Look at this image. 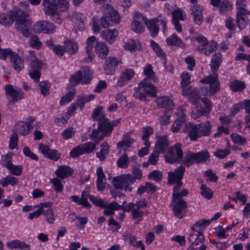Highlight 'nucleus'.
<instances>
[{
  "mask_svg": "<svg viewBox=\"0 0 250 250\" xmlns=\"http://www.w3.org/2000/svg\"><path fill=\"white\" fill-rule=\"evenodd\" d=\"M28 16V13L20 8H14L9 12L0 13V24L5 27L9 26L16 21L15 27L16 29L23 37L27 38L30 35Z\"/></svg>",
  "mask_w": 250,
  "mask_h": 250,
  "instance_id": "f257e3e1",
  "label": "nucleus"
},
{
  "mask_svg": "<svg viewBox=\"0 0 250 250\" xmlns=\"http://www.w3.org/2000/svg\"><path fill=\"white\" fill-rule=\"evenodd\" d=\"M135 17L136 18H141L143 19L149 34L152 38H155L158 35L160 31L159 25L161 26L163 33L167 30L168 21L166 17L162 14H159L157 17L148 20L144 17L140 12H138L136 13Z\"/></svg>",
  "mask_w": 250,
  "mask_h": 250,
  "instance_id": "f03ea898",
  "label": "nucleus"
},
{
  "mask_svg": "<svg viewBox=\"0 0 250 250\" xmlns=\"http://www.w3.org/2000/svg\"><path fill=\"white\" fill-rule=\"evenodd\" d=\"M211 128L212 126L209 121L197 125L188 123L185 125L184 131L188 134L191 141H195L199 138L209 136Z\"/></svg>",
  "mask_w": 250,
  "mask_h": 250,
  "instance_id": "7ed1b4c3",
  "label": "nucleus"
},
{
  "mask_svg": "<svg viewBox=\"0 0 250 250\" xmlns=\"http://www.w3.org/2000/svg\"><path fill=\"white\" fill-rule=\"evenodd\" d=\"M120 122V118L110 122L107 118H105L98 123V128L93 130L90 138L92 140H97V143H98L105 135L110 133L114 126L117 125Z\"/></svg>",
  "mask_w": 250,
  "mask_h": 250,
  "instance_id": "20e7f679",
  "label": "nucleus"
},
{
  "mask_svg": "<svg viewBox=\"0 0 250 250\" xmlns=\"http://www.w3.org/2000/svg\"><path fill=\"white\" fill-rule=\"evenodd\" d=\"M7 57L10 60V62L14 68L21 71L24 67L23 60L20 57L19 55L14 52L11 48H6L0 50V59L5 61Z\"/></svg>",
  "mask_w": 250,
  "mask_h": 250,
  "instance_id": "39448f33",
  "label": "nucleus"
},
{
  "mask_svg": "<svg viewBox=\"0 0 250 250\" xmlns=\"http://www.w3.org/2000/svg\"><path fill=\"white\" fill-rule=\"evenodd\" d=\"M135 183L134 178L131 174H123L114 177L112 184L116 189H123L125 191L131 192L132 190L131 184Z\"/></svg>",
  "mask_w": 250,
  "mask_h": 250,
  "instance_id": "423d86ee",
  "label": "nucleus"
},
{
  "mask_svg": "<svg viewBox=\"0 0 250 250\" xmlns=\"http://www.w3.org/2000/svg\"><path fill=\"white\" fill-rule=\"evenodd\" d=\"M147 205V202L145 199L137 201L135 203L130 202L126 207H124V211L129 212L131 210L132 218L139 219V221H141L144 213L141 208H146Z\"/></svg>",
  "mask_w": 250,
  "mask_h": 250,
  "instance_id": "0eeeda50",
  "label": "nucleus"
},
{
  "mask_svg": "<svg viewBox=\"0 0 250 250\" xmlns=\"http://www.w3.org/2000/svg\"><path fill=\"white\" fill-rule=\"evenodd\" d=\"M5 95L10 99L7 103L9 108L17 101L24 98V92L21 89L12 84H6L4 86Z\"/></svg>",
  "mask_w": 250,
  "mask_h": 250,
  "instance_id": "6e6552de",
  "label": "nucleus"
},
{
  "mask_svg": "<svg viewBox=\"0 0 250 250\" xmlns=\"http://www.w3.org/2000/svg\"><path fill=\"white\" fill-rule=\"evenodd\" d=\"M200 82L205 84L201 88L203 95L210 97L220 89V83L218 79H200Z\"/></svg>",
  "mask_w": 250,
  "mask_h": 250,
  "instance_id": "1a4fd4ad",
  "label": "nucleus"
},
{
  "mask_svg": "<svg viewBox=\"0 0 250 250\" xmlns=\"http://www.w3.org/2000/svg\"><path fill=\"white\" fill-rule=\"evenodd\" d=\"M181 147V144H176L174 145V147L169 148L167 151L168 154L164 156L166 162L171 164L180 162L183 157V152Z\"/></svg>",
  "mask_w": 250,
  "mask_h": 250,
  "instance_id": "9d476101",
  "label": "nucleus"
},
{
  "mask_svg": "<svg viewBox=\"0 0 250 250\" xmlns=\"http://www.w3.org/2000/svg\"><path fill=\"white\" fill-rule=\"evenodd\" d=\"M33 29L37 33L51 34L56 31V27L52 22L41 21L34 25Z\"/></svg>",
  "mask_w": 250,
  "mask_h": 250,
  "instance_id": "9b49d317",
  "label": "nucleus"
},
{
  "mask_svg": "<svg viewBox=\"0 0 250 250\" xmlns=\"http://www.w3.org/2000/svg\"><path fill=\"white\" fill-rule=\"evenodd\" d=\"M223 60V55L221 53L215 52L212 55L210 60V67L212 72V76H208L204 78H218L217 74L220 66L221 65Z\"/></svg>",
  "mask_w": 250,
  "mask_h": 250,
  "instance_id": "f8f14e48",
  "label": "nucleus"
},
{
  "mask_svg": "<svg viewBox=\"0 0 250 250\" xmlns=\"http://www.w3.org/2000/svg\"><path fill=\"white\" fill-rule=\"evenodd\" d=\"M42 6L44 13L49 16H59V11H58V7L56 5V1L55 0H43ZM56 22H61V19L58 16Z\"/></svg>",
  "mask_w": 250,
  "mask_h": 250,
  "instance_id": "ddd939ff",
  "label": "nucleus"
},
{
  "mask_svg": "<svg viewBox=\"0 0 250 250\" xmlns=\"http://www.w3.org/2000/svg\"><path fill=\"white\" fill-rule=\"evenodd\" d=\"M219 47V44L214 40L208 41L205 44H200L195 48V50L208 56L215 52Z\"/></svg>",
  "mask_w": 250,
  "mask_h": 250,
  "instance_id": "4468645a",
  "label": "nucleus"
},
{
  "mask_svg": "<svg viewBox=\"0 0 250 250\" xmlns=\"http://www.w3.org/2000/svg\"><path fill=\"white\" fill-rule=\"evenodd\" d=\"M186 169L184 166L181 165L174 169V171L168 172V181L170 184H174L177 182H182Z\"/></svg>",
  "mask_w": 250,
  "mask_h": 250,
  "instance_id": "2eb2a0df",
  "label": "nucleus"
},
{
  "mask_svg": "<svg viewBox=\"0 0 250 250\" xmlns=\"http://www.w3.org/2000/svg\"><path fill=\"white\" fill-rule=\"evenodd\" d=\"M120 60L114 57L109 56L106 59L104 66V71L106 74L112 75L114 74L117 66L121 64Z\"/></svg>",
  "mask_w": 250,
  "mask_h": 250,
  "instance_id": "dca6fc26",
  "label": "nucleus"
},
{
  "mask_svg": "<svg viewBox=\"0 0 250 250\" xmlns=\"http://www.w3.org/2000/svg\"><path fill=\"white\" fill-rule=\"evenodd\" d=\"M182 94L188 97L190 103L195 105L198 104L200 100V95L195 87L189 86L188 89L182 90Z\"/></svg>",
  "mask_w": 250,
  "mask_h": 250,
  "instance_id": "f3484780",
  "label": "nucleus"
},
{
  "mask_svg": "<svg viewBox=\"0 0 250 250\" xmlns=\"http://www.w3.org/2000/svg\"><path fill=\"white\" fill-rule=\"evenodd\" d=\"M98 42H97L96 38L94 36L88 38L86 46V52L87 56L84 58V60L86 62L89 63L93 60L94 58L93 47Z\"/></svg>",
  "mask_w": 250,
  "mask_h": 250,
  "instance_id": "a211bd4d",
  "label": "nucleus"
},
{
  "mask_svg": "<svg viewBox=\"0 0 250 250\" xmlns=\"http://www.w3.org/2000/svg\"><path fill=\"white\" fill-rule=\"evenodd\" d=\"M148 79H143L139 83V87H141L143 91L147 95L151 97L157 96V89L153 84L148 81Z\"/></svg>",
  "mask_w": 250,
  "mask_h": 250,
  "instance_id": "6ab92c4d",
  "label": "nucleus"
},
{
  "mask_svg": "<svg viewBox=\"0 0 250 250\" xmlns=\"http://www.w3.org/2000/svg\"><path fill=\"white\" fill-rule=\"evenodd\" d=\"M42 65V62L38 59L32 60L30 63L29 75L31 78H40V69Z\"/></svg>",
  "mask_w": 250,
  "mask_h": 250,
  "instance_id": "aec40b11",
  "label": "nucleus"
},
{
  "mask_svg": "<svg viewBox=\"0 0 250 250\" xmlns=\"http://www.w3.org/2000/svg\"><path fill=\"white\" fill-rule=\"evenodd\" d=\"M203 9L202 6L200 4H195L191 7V14L193 16L194 23L198 25H201L203 23Z\"/></svg>",
  "mask_w": 250,
  "mask_h": 250,
  "instance_id": "412c9836",
  "label": "nucleus"
},
{
  "mask_svg": "<svg viewBox=\"0 0 250 250\" xmlns=\"http://www.w3.org/2000/svg\"><path fill=\"white\" fill-rule=\"evenodd\" d=\"M194 224L191 227L192 232L189 233L188 238L191 245L197 246L204 240V236L202 232L195 229Z\"/></svg>",
  "mask_w": 250,
  "mask_h": 250,
  "instance_id": "4be33fe9",
  "label": "nucleus"
},
{
  "mask_svg": "<svg viewBox=\"0 0 250 250\" xmlns=\"http://www.w3.org/2000/svg\"><path fill=\"white\" fill-rule=\"evenodd\" d=\"M101 36L103 39L109 44H112L116 40L118 35V31L116 29H107L101 32Z\"/></svg>",
  "mask_w": 250,
  "mask_h": 250,
  "instance_id": "5701e85b",
  "label": "nucleus"
},
{
  "mask_svg": "<svg viewBox=\"0 0 250 250\" xmlns=\"http://www.w3.org/2000/svg\"><path fill=\"white\" fill-rule=\"evenodd\" d=\"M156 104L160 108H166L170 110L174 106L173 101L167 96H163L157 98L155 100Z\"/></svg>",
  "mask_w": 250,
  "mask_h": 250,
  "instance_id": "b1692460",
  "label": "nucleus"
},
{
  "mask_svg": "<svg viewBox=\"0 0 250 250\" xmlns=\"http://www.w3.org/2000/svg\"><path fill=\"white\" fill-rule=\"evenodd\" d=\"M168 145L167 136L159 137L155 145V151L160 154L164 153L167 149Z\"/></svg>",
  "mask_w": 250,
  "mask_h": 250,
  "instance_id": "393cba45",
  "label": "nucleus"
},
{
  "mask_svg": "<svg viewBox=\"0 0 250 250\" xmlns=\"http://www.w3.org/2000/svg\"><path fill=\"white\" fill-rule=\"evenodd\" d=\"M175 204L173 208L174 215L180 219H182L184 214L183 210L187 208V202L182 199H179L174 202Z\"/></svg>",
  "mask_w": 250,
  "mask_h": 250,
  "instance_id": "a878e982",
  "label": "nucleus"
},
{
  "mask_svg": "<svg viewBox=\"0 0 250 250\" xmlns=\"http://www.w3.org/2000/svg\"><path fill=\"white\" fill-rule=\"evenodd\" d=\"M166 42L169 46H175L182 49L186 47V43L175 33L167 38Z\"/></svg>",
  "mask_w": 250,
  "mask_h": 250,
  "instance_id": "bb28decb",
  "label": "nucleus"
},
{
  "mask_svg": "<svg viewBox=\"0 0 250 250\" xmlns=\"http://www.w3.org/2000/svg\"><path fill=\"white\" fill-rule=\"evenodd\" d=\"M96 174L97 179L96 181L97 189L99 191H102L105 188V176L103 172L102 167H98L97 169Z\"/></svg>",
  "mask_w": 250,
  "mask_h": 250,
  "instance_id": "cd10ccee",
  "label": "nucleus"
},
{
  "mask_svg": "<svg viewBox=\"0 0 250 250\" xmlns=\"http://www.w3.org/2000/svg\"><path fill=\"white\" fill-rule=\"evenodd\" d=\"M124 49L131 52H135L142 49L141 43L137 40L130 39L125 42L124 45Z\"/></svg>",
  "mask_w": 250,
  "mask_h": 250,
  "instance_id": "c85d7f7f",
  "label": "nucleus"
},
{
  "mask_svg": "<svg viewBox=\"0 0 250 250\" xmlns=\"http://www.w3.org/2000/svg\"><path fill=\"white\" fill-rule=\"evenodd\" d=\"M92 72L88 66H82L79 71L71 75L69 78H92Z\"/></svg>",
  "mask_w": 250,
  "mask_h": 250,
  "instance_id": "c756f323",
  "label": "nucleus"
},
{
  "mask_svg": "<svg viewBox=\"0 0 250 250\" xmlns=\"http://www.w3.org/2000/svg\"><path fill=\"white\" fill-rule=\"evenodd\" d=\"M33 126L29 123L22 122L18 123L15 127V132L19 133L22 135H26L32 130Z\"/></svg>",
  "mask_w": 250,
  "mask_h": 250,
  "instance_id": "7c9ffc66",
  "label": "nucleus"
},
{
  "mask_svg": "<svg viewBox=\"0 0 250 250\" xmlns=\"http://www.w3.org/2000/svg\"><path fill=\"white\" fill-rule=\"evenodd\" d=\"M96 54L102 59L106 58L108 52V46L104 42H98L95 47Z\"/></svg>",
  "mask_w": 250,
  "mask_h": 250,
  "instance_id": "2f4dec72",
  "label": "nucleus"
},
{
  "mask_svg": "<svg viewBox=\"0 0 250 250\" xmlns=\"http://www.w3.org/2000/svg\"><path fill=\"white\" fill-rule=\"evenodd\" d=\"M103 208L105 209L104 211V214L105 215L108 216L113 215L114 213V210L122 209L124 210L125 207L118 204L116 202H112L109 204L106 203L105 207Z\"/></svg>",
  "mask_w": 250,
  "mask_h": 250,
  "instance_id": "473e14b6",
  "label": "nucleus"
},
{
  "mask_svg": "<svg viewBox=\"0 0 250 250\" xmlns=\"http://www.w3.org/2000/svg\"><path fill=\"white\" fill-rule=\"evenodd\" d=\"M150 45L152 50L155 52L156 55L161 60H164L166 62L167 55L163 51L159 44L153 40H151Z\"/></svg>",
  "mask_w": 250,
  "mask_h": 250,
  "instance_id": "72a5a7b5",
  "label": "nucleus"
},
{
  "mask_svg": "<svg viewBox=\"0 0 250 250\" xmlns=\"http://www.w3.org/2000/svg\"><path fill=\"white\" fill-rule=\"evenodd\" d=\"M193 155L196 164H203L209 161L210 155L208 152L206 150L193 153Z\"/></svg>",
  "mask_w": 250,
  "mask_h": 250,
  "instance_id": "f704fd0d",
  "label": "nucleus"
},
{
  "mask_svg": "<svg viewBox=\"0 0 250 250\" xmlns=\"http://www.w3.org/2000/svg\"><path fill=\"white\" fill-rule=\"evenodd\" d=\"M66 52L69 55L76 54L79 48L78 43L74 41L67 40L64 42Z\"/></svg>",
  "mask_w": 250,
  "mask_h": 250,
  "instance_id": "c9c22d12",
  "label": "nucleus"
},
{
  "mask_svg": "<svg viewBox=\"0 0 250 250\" xmlns=\"http://www.w3.org/2000/svg\"><path fill=\"white\" fill-rule=\"evenodd\" d=\"M73 172V170L70 167L62 166L55 171V174L58 177L64 179L72 175Z\"/></svg>",
  "mask_w": 250,
  "mask_h": 250,
  "instance_id": "e433bc0d",
  "label": "nucleus"
},
{
  "mask_svg": "<svg viewBox=\"0 0 250 250\" xmlns=\"http://www.w3.org/2000/svg\"><path fill=\"white\" fill-rule=\"evenodd\" d=\"M7 247L11 250L13 249H21L23 248H29V245L25 244L24 242L19 240H14L8 242L6 244Z\"/></svg>",
  "mask_w": 250,
  "mask_h": 250,
  "instance_id": "4c0bfd02",
  "label": "nucleus"
},
{
  "mask_svg": "<svg viewBox=\"0 0 250 250\" xmlns=\"http://www.w3.org/2000/svg\"><path fill=\"white\" fill-rule=\"evenodd\" d=\"M101 147L100 151L96 153V156L100 161H104L109 152V146L106 142H104L101 145Z\"/></svg>",
  "mask_w": 250,
  "mask_h": 250,
  "instance_id": "58836bf2",
  "label": "nucleus"
},
{
  "mask_svg": "<svg viewBox=\"0 0 250 250\" xmlns=\"http://www.w3.org/2000/svg\"><path fill=\"white\" fill-rule=\"evenodd\" d=\"M76 91L75 89L69 90L65 95L63 96L60 100V104L62 106L70 102L74 98Z\"/></svg>",
  "mask_w": 250,
  "mask_h": 250,
  "instance_id": "ea45409f",
  "label": "nucleus"
},
{
  "mask_svg": "<svg viewBox=\"0 0 250 250\" xmlns=\"http://www.w3.org/2000/svg\"><path fill=\"white\" fill-rule=\"evenodd\" d=\"M172 15V21H177L181 20L184 21L185 19L186 14L184 13V11L178 7H177L171 12Z\"/></svg>",
  "mask_w": 250,
  "mask_h": 250,
  "instance_id": "a19ab883",
  "label": "nucleus"
},
{
  "mask_svg": "<svg viewBox=\"0 0 250 250\" xmlns=\"http://www.w3.org/2000/svg\"><path fill=\"white\" fill-rule=\"evenodd\" d=\"M217 7H218L220 14L223 15L231 10L232 6L229 0H223Z\"/></svg>",
  "mask_w": 250,
  "mask_h": 250,
  "instance_id": "79ce46f5",
  "label": "nucleus"
},
{
  "mask_svg": "<svg viewBox=\"0 0 250 250\" xmlns=\"http://www.w3.org/2000/svg\"><path fill=\"white\" fill-rule=\"evenodd\" d=\"M134 140L130 137L128 134H125L123 136V139L117 144V146L118 149L123 147H129L130 145L133 143Z\"/></svg>",
  "mask_w": 250,
  "mask_h": 250,
  "instance_id": "37998d69",
  "label": "nucleus"
},
{
  "mask_svg": "<svg viewBox=\"0 0 250 250\" xmlns=\"http://www.w3.org/2000/svg\"><path fill=\"white\" fill-rule=\"evenodd\" d=\"M42 213L45 217V221L49 224H53L55 223L57 215L55 213L53 209L48 208L45 210L44 209Z\"/></svg>",
  "mask_w": 250,
  "mask_h": 250,
  "instance_id": "c03bdc74",
  "label": "nucleus"
},
{
  "mask_svg": "<svg viewBox=\"0 0 250 250\" xmlns=\"http://www.w3.org/2000/svg\"><path fill=\"white\" fill-rule=\"evenodd\" d=\"M18 182L19 180L17 178L11 175H8L0 181V184L3 187H5L9 184L12 186L16 185L18 184Z\"/></svg>",
  "mask_w": 250,
  "mask_h": 250,
  "instance_id": "a18cd8bd",
  "label": "nucleus"
},
{
  "mask_svg": "<svg viewBox=\"0 0 250 250\" xmlns=\"http://www.w3.org/2000/svg\"><path fill=\"white\" fill-rule=\"evenodd\" d=\"M221 216L220 212L216 213L213 217L209 220L202 219L197 221L194 224L195 227H207L213 221L216 220Z\"/></svg>",
  "mask_w": 250,
  "mask_h": 250,
  "instance_id": "49530a36",
  "label": "nucleus"
},
{
  "mask_svg": "<svg viewBox=\"0 0 250 250\" xmlns=\"http://www.w3.org/2000/svg\"><path fill=\"white\" fill-rule=\"evenodd\" d=\"M245 87V83L238 80L232 81L230 84V88L233 91H243Z\"/></svg>",
  "mask_w": 250,
  "mask_h": 250,
  "instance_id": "de8ad7c7",
  "label": "nucleus"
},
{
  "mask_svg": "<svg viewBox=\"0 0 250 250\" xmlns=\"http://www.w3.org/2000/svg\"><path fill=\"white\" fill-rule=\"evenodd\" d=\"M107 15L113 24L119 23L120 22L121 18L119 12L117 10L114 9L113 7L111 6L110 7V11Z\"/></svg>",
  "mask_w": 250,
  "mask_h": 250,
  "instance_id": "09e8293b",
  "label": "nucleus"
},
{
  "mask_svg": "<svg viewBox=\"0 0 250 250\" xmlns=\"http://www.w3.org/2000/svg\"><path fill=\"white\" fill-rule=\"evenodd\" d=\"M95 140V143H93L92 142H87L86 143L80 145L83 154L89 153L92 152L95 149L96 144H97V140Z\"/></svg>",
  "mask_w": 250,
  "mask_h": 250,
  "instance_id": "8fccbe9b",
  "label": "nucleus"
},
{
  "mask_svg": "<svg viewBox=\"0 0 250 250\" xmlns=\"http://www.w3.org/2000/svg\"><path fill=\"white\" fill-rule=\"evenodd\" d=\"M50 87V83L47 80L43 81L40 83L39 88L41 93L44 96L49 95Z\"/></svg>",
  "mask_w": 250,
  "mask_h": 250,
  "instance_id": "3c124183",
  "label": "nucleus"
},
{
  "mask_svg": "<svg viewBox=\"0 0 250 250\" xmlns=\"http://www.w3.org/2000/svg\"><path fill=\"white\" fill-rule=\"evenodd\" d=\"M208 114L204 110V109L200 106L196 105L194 109L191 111V117L194 119H196L202 116H206Z\"/></svg>",
  "mask_w": 250,
  "mask_h": 250,
  "instance_id": "603ef678",
  "label": "nucleus"
},
{
  "mask_svg": "<svg viewBox=\"0 0 250 250\" xmlns=\"http://www.w3.org/2000/svg\"><path fill=\"white\" fill-rule=\"evenodd\" d=\"M103 109L102 106H99L94 110L92 114V118L93 120H97L99 122L100 121L106 118L103 113Z\"/></svg>",
  "mask_w": 250,
  "mask_h": 250,
  "instance_id": "864d4df0",
  "label": "nucleus"
},
{
  "mask_svg": "<svg viewBox=\"0 0 250 250\" xmlns=\"http://www.w3.org/2000/svg\"><path fill=\"white\" fill-rule=\"evenodd\" d=\"M29 44L32 48L38 50L40 49L42 46V43L37 35H34L31 37Z\"/></svg>",
  "mask_w": 250,
  "mask_h": 250,
  "instance_id": "5fc2aeb1",
  "label": "nucleus"
},
{
  "mask_svg": "<svg viewBox=\"0 0 250 250\" xmlns=\"http://www.w3.org/2000/svg\"><path fill=\"white\" fill-rule=\"evenodd\" d=\"M132 30L136 33H141L144 31V26L141 21L134 19L131 23Z\"/></svg>",
  "mask_w": 250,
  "mask_h": 250,
  "instance_id": "6e6d98bb",
  "label": "nucleus"
},
{
  "mask_svg": "<svg viewBox=\"0 0 250 250\" xmlns=\"http://www.w3.org/2000/svg\"><path fill=\"white\" fill-rule=\"evenodd\" d=\"M201 194L204 198L211 199L213 196V191L205 184H202L200 187Z\"/></svg>",
  "mask_w": 250,
  "mask_h": 250,
  "instance_id": "4d7b16f0",
  "label": "nucleus"
},
{
  "mask_svg": "<svg viewBox=\"0 0 250 250\" xmlns=\"http://www.w3.org/2000/svg\"><path fill=\"white\" fill-rule=\"evenodd\" d=\"M50 182L53 184V188L55 191L58 193H61L62 191L63 186L62 184L61 180L57 178H54L51 179Z\"/></svg>",
  "mask_w": 250,
  "mask_h": 250,
  "instance_id": "13d9d810",
  "label": "nucleus"
},
{
  "mask_svg": "<svg viewBox=\"0 0 250 250\" xmlns=\"http://www.w3.org/2000/svg\"><path fill=\"white\" fill-rule=\"evenodd\" d=\"M187 124H185L184 121H182L180 120L179 119H177L172 125V131L173 132H178L181 128L182 127L183 131H184V127Z\"/></svg>",
  "mask_w": 250,
  "mask_h": 250,
  "instance_id": "bf43d9fd",
  "label": "nucleus"
},
{
  "mask_svg": "<svg viewBox=\"0 0 250 250\" xmlns=\"http://www.w3.org/2000/svg\"><path fill=\"white\" fill-rule=\"evenodd\" d=\"M126 240H128L129 244L135 248L141 247L144 245L141 241H136L135 236L132 234H128L126 236Z\"/></svg>",
  "mask_w": 250,
  "mask_h": 250,
  "instance_id": "052dcab7",
  "label": "nucleus"
},
{
  "mask_svg": "<svg viewBox=\"0 0 250 250\" xmlns=\"http://www.w3.org/2000/svg\"><path fill=\"white\" fill-rule=\"evenodd\" d=\"M128 162L127 155L123 154L117 160V164L119 167L126 168L128 166Z\"/></svg>",
  "mask_w": 250,
  "mask_h": 250,
  "instance_id": "680f3d73",
  "label": "nucleus"
},
{
  "mask_svg": "<svg viewBox=\"0 0 250 250\" xmlns=\"http://www.w3.org/2000/svg\"><path fill=\"white\" fill-rule=\"evenodd\" d=\"M184 164L187 167L191 166L193 163H195L193 152H188L185 156L183 162Z\"/></svg>",
  "mask_w": 250,
  "mask_h": 250,
  "instance_id": "e2e57ef3",
  "label": "nucleus"
},
{
  "mask_svg": "<svg viewBox=\"0 0 250 250\" xmlns=\"http://www.w3.org/2000/svg\"><path fill=\"white\" fill-rule=\"evenodd\" d=\"M143 74L146 76V78H154L155 73L151 64L148 63L144 67Z\"/></svg>",
  "mask_w": 250,
  "mask_h": 250,
  "instance_id": "0e129e2a",
  "label": "nucleus"
},
{
  "mask_svg": "<svg viewBox=\"0 0 250 250\" xmlns=\"http://www.w3.org/2000/svg\"><path fill=\"white\" fill-rule=\"evenodd\" d=\"M231 138L232 141L237 144H239L241 146H244L246 143V139L236 133H233L231 135Z\"/></svg>",
  "mask_w": 250,
  "mask_h": 250,
  "instance_id": "69168bd1",
  "label": "nucleus"
},
{
  "mask_svg": "<svg viewBox=\"0 0 250 250\" xmlns=\"http://www.w3.org/2000/svg\"><path fill=\"white\" fill-rule=\"evenodd\" d=\"M148 178L153 179L155 181L159 182L162 180V173L160 171L154 170L149 174Z\"/></svg>",
  "mask_w": 250,
  "mask_h": 250,
  "instance_id": "338daca9",
  "label": "nucleus"
},
{
  "mask_svg": "<svg viewBox=\"0 0 250 250\" xmlns=\"http://www.w3.org/2000/svg\"><path fill=\"white\" fill-rule=\"evenodd\" d=\"M18 136L17 132H15L13 130L12 134L10 138V142L9 144V147L10 149H14L18 145Z\"/></svg>",
  "mask_w": 250,
  "mask_h": 250,
  "instance_id": "774afa93",
  "label": "nucleus"
}]
</instances>
